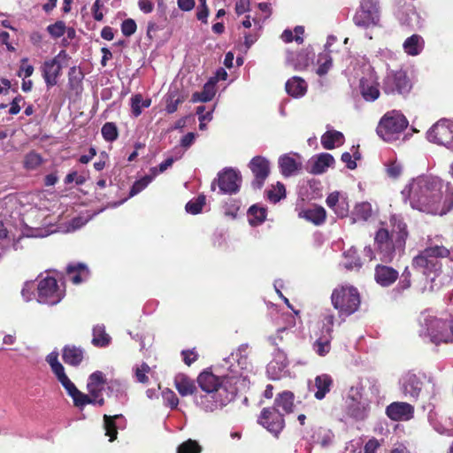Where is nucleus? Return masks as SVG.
I'll return each mask as SVG.
<instances>
[{"label": "nucleus", "instance_id": "nucleus-1", "mask_svg": "<svg viewBox=\"0 0 453 453\" xmlns=\"http://www.w3.org/2000/svg\"><path fill=\"white\" fill-rule=\"evenodd\" d=\"M442 182L430 175L413 179L404 188L413 209L433 215H445L453 208V193H442Z\"/></svg>", "mask_w": 453, "mask_h": 453}, {"label": "nucleus", "instance_id": "nucleus-2", "mask_svg": "<svg viewBox=\"0 0 453 453\" xmlns=\"http://www.w3.org/2000/svg\"><path fill=\"white\" fill-rule=\"evenodd\" d=\"M238 381L235 376L219 377L207 370L202 372L197 383L204 394L196 398V405L206 412L223 408L236 396Z\"/></svg>", "mask_w": 453, "mask_h": 453}, {"label": "nucleus", "instance_id": "nucleus-3", "mask_svg": "<svg viewBox=\"0 0 453 453\" xmlns=\"http://www.w3.org/2000/svg\"><path fill=\"white\" fill-rule=\"evenodd\" d=\"M391 230L380 227L375 234L374 244L382 262L389 263L395 252H403L409 236L407 224L400 215H392L389 219Z\"/></svg>", "mask_w": 453, "mask_h": 453}, {"label": "nucleus", "instance_id": "nucleus-4", "mask_svg": "<svg viewBox=\"0 0 453 453\" xmlns=\"http://www.w3.org/2000/svg\"><path fill=\"white\" fill-rule=\"evenodd\" d=\"M331 303L339 317L344 319L359 310L361 296L358 289L352 285H339L331 294Z\"/></svg>", "mask_w": 453, "mask_h": 453}, {"label": "nucleus", "instance_id": "nucleus-5", "mask_svg": "<svg viewBox=\"0 0 453 453\" xmlns=\"http://www.w3.org/2000/svg\"><path fill=\"white\" fill-rule=\"evenodd\" d=\"M449 254V250L442 245L428 246L413 257L412 266L426 276L437 277L441 269L439 258L448 257Z\"/></svg>", "mask_w": 453, "mask_h": 453}, {"label": "nucleus", "instance_id": "nucleus-6", "mask_svg": "<svg viewBox=\"0 0 453 453\" xmlns=\"http://www.w3.org/2000/svg\"><path fill=\"white\" fill-rule=\"evenodd\" d=\"M408 120L403 114L397 111H388L380 119L376 132L378 135L386 142H393L398 139L399 135L408 127Z\"/></svg>", "mask_w": 453, "mask_h": 453}, {"label": "nucleus", "instance_id": "nucleus-7", "mask_svg": "<svg viewBox=\"0 0 453 453\" xmlns=\"http://www.w3.org/2000/svg\"><path fill=\"white\" fill-rule=\"evenodd\" d=\"M412 89V82L402 69L389 71L382 81V90L387 95H400L406 97Z\"/></svg>", "mask_w": 453, "mask_h": 453}, {"label": "nucleus", "instance_id": "nucleus-8", "mask_svg": "<svg viewBox=\"0 0 453 453\" xmlns=\"http://www.w3.org/2000/svg\"><path fill=\"white\" fill-rule=\"evenodd\" d=\"M37 292L38 302L49 305L58 303L64 296V293L59 289L57 280L50 276H47L39 281Z\"/></svg>", "mask_w": 453, "mask_h": 453}, {"label": "nucleus", "instance_id": "nucleus-9", "mask_svg": "<svg viewBox=\"0 0 453 453\" xmlns=\"http://www.w3.org/2000/svg\"><path fill=\"white\" fill-rule=\"evenodd\" d=\"M257 423L278 437L285 427L284 413H281L276 407L264 408L257 418Z\"/></svg>", "mask_w": 453, "mask_h": 453}, {"label": "nucleus", "instance_id": "nucleus-10", "mask_svg": "<svg viewBox=\"0 0 453 453\" xmlns=\"http://www.w3.org/2000/svg\"><path fill=\"white\" fill-rule=\"evenodd\" d=\"M430 141L453 150V120L440 119L428 131Z\"/></svg>", "mask_w": 453, "mask_h": 453}, {"label": "nucleus", "instance_id": "nucleus-11", "mask_svg": "<svg viewBox=\"0 0 453 453\" xmlns=\"http://www.w3.org/2000/svg\"><path fill=\"white\" fill-rule=\"evenodd\" d=\"M46 362L50 366L51 372L57 378L58 381L66 390L67 394L70 396L73 395L78 388L66 375L64 365L58 360V353L57 351H52L48 354L46 357Z\"/></svg>", "mask_w": 453, "mask_h": 453}, {"label": "nucleus", "instance_id": "nucleus-12", "mask_svg": "<svg viewBox=\"0 0 453 453\" xmlns=\"http://www.w3.org/2000/svg\"><path fill=\"white\" fill-rule=\"evenodd\" d=\"M46 362L50 366L51 372L57 378L58 381L66 390L67 394L70 396L73 395L78 388L66 375L64 365L58 360V353L57 351H52L48 354L46 357Z\"/></svg>", "mask_w": 453, "mask_h": 453}, {"label": "nucleus", "instance_id": "nucleus-13", "mask_svg": "<svg viewBox=\"0 0 453 453\" xmlns=\"http://www.w3.org/2000/svg\"><path fill=\"white\" fill-rule=\"evenodd\" d=\"M248 166L254 176L251 187L254 189H261L270 174L269 160L265 157L256 156L250 161Z\"/></svg>", "mask_w": 453, "mask_h": 453}, {"label": "nucleus", "instance_id": "nucleus-14", "mask_svg": "<svg viewBox=\"0 0 453 453\" xmlns=\"http://www.w3.org/2000/svg\"><path fill=\"white\" fill-rule=\"evenodd\" d=\"M362 394L351 388L345 400V417L362 420L365 418V407L362 403Z\"/></svg>", "mask_w": 453, "mask_h": 453}, {"label": "nucleus", "instance_id": "nucleus-15", "mask_svg": "<svg viewBox=\"0 0 453 453\" xmlns=\"http://www.w3.org/2000/svg\"><path fill=\"white\" fill-rule=\"evenodd\" d=\"M62 55H65V50H63L58 56L44 61L41 66L42 75L48 88L57 85L58 80L62 74V65L58 60Z\"/></svg>", "mask_w": 453, "mask_h": 453}, {"label": "nucleus", "instance_id": "nucleus-16", "mask_svg": "<svg viewBox=\"0 0 453 453\" xmlns=\"http://www.w3.org/2000/svg\"><path fill=\"white\" fill-rule=\"evenodd\" d=\"M218 186L223 194H235L240 189L242 177L234 169H226L218 174Z\"/></svg>", "mask_w": 453, "mask_h": 453}, {"label": "nucleus", "instance_id": "nucleus-17", "mask_svg": "<svg viewBox=\"0 0 453 453\" xmlns=\"http://www.w3.org/2000/svg\"><path fill=\"white\" fill-rule=\"evenodd\" d=\"M387 416L394 421L410 420L413 418L414 407L404 402H394L386 408Z\"/></svg>", "mask_w": 453, "mask_h": 453}, {"label": "nucleus", "instance_id": "nucleus-18", "mask_svg": "<svg viewBox=\"0 0 453 453\" xmlns=\"http://www.w3.org/2000/svg\"><path fill=\"white\" fill-rule=\"evenodd\" d=\"M438 322H448L447 319L434 318L430 321L427 333L432 342L436 345L440 343H452L451 334L449 333L448 326L445 328L439 327Z\"/></svg>", "mask_w": 453, "mask_h": 453}, {"label": "nucleus", "instance_id": "nucleus-19", "mask_svg": "<svg viewBox=\"0 0 453 453\" xmlns=\"http://www.w3.org/2000/svg\"><path fill=\"white\" fill-rule=\"evenodd\" d=\"M85 350L80 346L74 344H66L62 349V359L65 364L77 367L84 359Z\"/></svg>", "mask_w": 453, "mask_h": 453}, {"label": "nucleus", "instance_id": "nucleus-20", "mask_svg": "<svg viewBox=\"0 0 453 453\" xmlns=\"http://www.w3.org/2000/svg\"><path fill=\"white\" fill-rule=\"evenodd\" d=\"M398 272L388 265H377L374 271V279L381 287H389L398 279Z\"/></svg>", "mask_w": 453, "mask_h": 453}, {"label": "nucleus", "instance_id": "nucleus-21", "mask_svg": "<svg viewBox=\"0 0 453 453\" xmlns=\"http://www.w3.org/2000/svg\"><path fill=\"white\" fill-rule=\"evenodd\" d=\"M334 385V380L331 375L323 373L314 379V385L311 390L314 391V397L317 400H322L331 391Z\"/></svg>", "mask_w": 453, "mask_h": 453}, {"label": "nucleus", "instance_id": "nucleus-22", "mask_svg": "<svg viewBox=\"0 0 453 453\" xmlns=\"http://www.w3.org/2000/svg\"><path fill=\"white\" fill-rule=\"evenodd\" d=\"M359 91L366 102H374L380 95L379 82L365 77L361 78L359 81Z\"/></svg>", "mask_w": 453, "mask_h": 453}, {"label": "nucleus", "instance_id": "nucleus-23", "mask_svg": "<svg viewBox=\"0 0 453 453\" xmlns=\"http://www.w3.org/2000/svg\"><path fill=\"white\" fill-rule=\"evenodd\" d=\"M422 381L414 373H407L403 379V390L406 396L417 399L422 389Z\"/></svg>", "mask_w": 453, "mask_h": 453}, {"label": "nucleus", "instance_id": "nucleus-24", "mask_svg": "<svg viewBox=\"0 0 453 453\" xmlns=\"http://www.w3.org/2000/svg\"><path fill=\"white\" fill-rule=\"evenodd\" d=\"M174 386L181 396L191 395L197 391L195 381L183 373H180L174 378Z\"/></svg>", "mask_w": 453, "mask_h": 453}, {"label": "nucleus", "instance_id": "nucleus-25", "mask_svg": "<svg viewBox=\"0 0 453 453\" xmlns=\"http://www.w3.org/2000/svg\"><path fill=\"white\" fill-rule=\"evenodd\" d=\"M295 395L293 392L286 390L278 394L274 399L273 407H276L280 411L281 409L285 414H289L294 411L295 408Z\"/></svg>", "mask_w": 453, "mask_h": 453}, {"label": "nucleus", "instance_id": "nucleus-26", "mask_svg": "<svg viewBox=\"0 0 453 453\" xmlns=\"http://www.w3.org/2000/svg\"><path fill=\"white\" fill-rule=\"evenodd\" d=\"M299 217L305 219L307 221L316 226H319L326 221V211L322 206L313 205L311 208L302 211L299 213Z\"/></svg>", "mask_w": 453, "mask_h": 453}, {"label": "nucleus", "instance_id": "nucleus-27", "mask_svg": "<svg viewBox=\"0 0 453 453\" xmlns=\"http://www.w3.org/2000/svg\"><path fill=\"white\" fill-rule=\"evenodd\" d=\"M66 274L73 284H80L88 278L89 271L83 263L70 264L66 267Z\"/></svg>", "mask_w": 453, "mask_h": 453}, {"label": "nucleus", "instance_id": "nucleus-28", "mask_svg": "<svg viewBox=\"0 0 453 453\" xmlns=\"http://www.w3.org/2000/svg\"><path fill=\"white\" fill-rule=\"evenodd\" d=\"M278 163L280 171L284 177L292 176L302 168V163L297 162L288 154L280 157Z\"/></svg>", "mask_w": 453, "mask_h": 453}, {"label": "nucleus", "instance_id": "nucleus-29", "mask_svg": "<svg viewBox=\"0 0 453 453\" xmlns=\"http://www.w3.org/2000/svg\"><path fill=\"white\" fill-rule=\"evenodd\" d=\"M334 163V157L329 153L319 154L313 162L311 163L309 173L318 175L325 173L326 169Z\"/></svg>", "mask_w": 453, "mask_h": 453}, {"label": "nucleus", "instance_id": "nucleus-30", "mask_svg": "<svg viewBox=\"0 0 453 453\" xmlns=\"http://www.w3.org/2000/svg\"><path fill=\"white\" fill-rule=\"evenodd\" d=\"M344 142V135L340 131H326L321 136V145L326 150H333L336 146H340Z\"/></svg>", "mask_w": 453, "mask_h": 453}, {"label": "nucleus", "instance_id": "nucleus-31", "mask_svg": "<svg viewBox=\"0 0 453 453\" xmlns=\"http://www.w3.org/2000/svg\"><path fill=\"white\" fill-rule=\"evenodd\" d=\"M285 87L287 93L295 97L303 96L307 89L305 81L296 76L289 79Z\"/></svg>", "mask_w": 453, "mask_h": 453}, {"label": "nucleus", "instance_id": "nucleus-32", "mask_svg": "<svg viewBox=\"0 0 453 453\" xmlns=\"http://www.w3.org/2000/svg\"><path fill=\"white\" fill-rule=\"evenodd\" d=\"M84 75L76 66H72L68 72V87L70 90L79 95L82 91V80Z\"/></svg>", "mask_w": 453, "mask_h": 453}, {"label": "nucleus", "instance_id": "nucleus-33", "mask_svg": "<svg viewBox=\"0 0 453 453\" xmlns=\"http://www.w3.org/2000/svg\"><path fill=\"white\" fill-rule=\"evenodd\" d=\"M111 342V337L106 333L104 325H96L93 328L92 344L97 348L107 347Z\"/></svg>", "mask_w": 453, "mask_h": 453}, {"label": "nucleus", "instance_id": "nucleus-34", "mask_svg": "<svg viewBox=\"0 0 453 453\" xmlns=\"http://www.w3.org/2000/svg\"><path fill=\"white\" fill-rule=\"evenodd\" d=\"M424 47V40L418 35H412L403 42L404 51L411 56L418 55Z\"/></svg>", "mask_w": 453, "mask_h": 453}, {"label": "nucleus", "instance_id": "nucleus-35", "mask_svg": "<svg viewBox=\"0 0 453 453\" xmlns=\"http://www.w3.org/2000/svg\"><path fill=\"white\" fill-rule=\"evenodd\" d=\"M215 93V81L210 80L203 85V88L201 92H195L192 95L191 101L193 103L209 102L214 97Z\"/></svg>", "mask_w": 453, "mask_h": 453}, {"label": "nucleus", "instance_id": "nucleus-36", "mask_svg": "<svg viewBox=\"0 0 453 453\" xmlns=\"http://www.w3.org/2000/svg\"><path fill=\"white\" fill-rule=\"evenodd\" d=\"M121 417V414H117L113 416L106 414L104 415V427L105 430V435L110 438V441H113L117 439L118 428L116 426V419Z\"/></svg>", "mask_w": 453, "mask_h": 453}, {"label": "nucleus", "instance_id": "nucleus-37", "mask_svg": "<svg viewBox=\"0 0 453 453\" xmlns=\"http://www.w3.org/2000/svg\"><path fill=\"white\" fill-rule=\"evenodd\" d=\"M249 222L251 226H258L262 224L266 218V209L254 204L248 210Z\"/></svg>", "mask_w": 453, "mask_h": 453}, {"label": "nucleus", "instance_id": "nucleus-38", "mask_svg": "<svg viewBox=\"0 0 453 453\" xmlns=\"http://www.w3.org/2000/svg\"><path fill=\"white\" fill-rule=\"evenodd\" d=\"M151 99H145L141 94H135L131 97V111L134 117L137 118L142 114V108H149Z\"/></svg>", "mask_w": 453, "mask_h": 453}, {"label": "nucleus", "instance_id": "nucleus-39", "mask_svg": "<svg viewBox=\"0 0 453 453\" xmlns=\"http://www.w3.org/2000/svg\"><path fill=\"white\" fill-rule=\"evenodd\" d=\"M339 197H340L339 192H337V191L332 192L326 197V205L330 209L334 210V211L336 213V215L338 217L344 218L348 214V210L338 205Z\"/></svg>", "mask_w": 453, "mask_h": 453}, {"label": "nucleus", "instance_id": "nucleus-40", "mask_svg": "<svg viewBox=\"0 0 453 453\" xmlns=\"http://www.w3.org/2000/svg\"><path fill=\"white\" fill-rule=\"evenodd\" d=\"M265 193L267 199L276 203L286 196V188L283 183L278 181L276 186H273Z\"/></svg>", "mask_w": 453, "mask_h": 453}, {"label": "nucleus", "instance_id": "nucleus-41", "mask_svg": "<svg viewBox=\"0 0 453 453\" xmlns=\"http://www.w3.org/2000/svg\"><path fill=\"white\" fill-rule=\"evenodd\" d=\"M101 134L106 142H112L119 137V129L114 122H106L102 127Z\"/></svg>", "mask_w": 453, "mask_h": 453}, {"label": "nucleus", "instance_id": "nucleus-42", "mask_svg": "<svg viewBox=\"0 0 453 453\" xmlns=\"http://www.w3.org/2000/svg\"><path fill=\"white\" fill-rule=\"evenodd\" d=\"M206 197L203 194L199 195L197 197L187 203L185 209L187 212L196 215L200 213L205 205Z\"/></svg>", "mask_w": 453, "mask_h": 453}, {"label": "nucleus", "instance_id": "nucleus-43", "mask_svg": "<svg viewBox=\"0 0 453 453\" xmlns=\"http://www.w3.org/2000/svg\"><path fill=\"white\" fill-rule=\"evenodd\" d=\"M42 162L43 159L39 153L30 151L25 156L23 165L27 170H35L39 167Z\"/></svg>", "mask_w": 453, "mask_h": 453}, {"label": "nucleus", "instance_id": "nucleus-44", "mask_svg": "<svg viewBox=\"0 0 453 453\" xmlns=\"http://www.w3.org/2000/svg\"><path fill=\"white\" fill-rule=\"evenodd\" d=\"M331 340L332 334L328 335V337H320L318 340H316V342L313 344V348L319 356L324 357L327 353H329L331 349Z\"/></svg>", "mask_w": 453, "mask_h": 453}, {"label": "nucleus", "instance_id": "nucleus-45", "mask_svg": "<svg viewBox=\"0 0 453 453\" xmlns=\"http://www.w3.org/2000/svg\"><path fill=\"white\" fill-rule=\"evenodd\" d=\"M201 451L199 443L192 439L187 440L177 448V453H201Z\"/></svg>", "mask_w": 453, "mask_h": 453}, {"label": "nucleus", "instance_id": "nucleus-46", "mask_svg": "<svg viewBox=\"0 0 453 453\" xmlns=\"http://www.w3.org/2000/svg\"><path fill=\"white\" fill-rule=\"evenodd\" d=\"M319 67L317 73L319 76H323L327 73L333 65L332 58L327 54H320L318 58Z\"/></svg>", "mask_w": 453, "mask_h": 453}, {"label": "nucleus", "instance_id": "nucleus-47", "mask_svg": "<svg viewBox=\"0 0 453 453\" xmlns=\"http://www.w3.org/2000/svg\"><path fill=\"white\" fill-rule=\"evenodd\" d=\"M65 30H66L65 23L62 20H58L55 23L50 24L47 27V32L54 39H58V38L63 36L65 33Z\"/></svg>", "mask_w": 453, "mask_h": 453}, {"label": "nucleus", "instance_id": "nucleus-48", "mask_svg": "<svg viewBox=\"0 0 453 453\" xmlns=\"http://www.w3.org/2000/svg\"><path fill=\"white\" fill-rule=\"evenodd\" d=\"M385 166L386 173L391 179H397L402 174L403 167L395 159L389 160Z\"/></svg>", "mask_w": 453, "mask_h": 453}, {"label": "nucleus", "instance_id": "nucleus-49", "mask_svg": "<svg viewBox=\"0 0 453 453\" xmlns=\"http://www.w3.org/2000/svg\"><path fill=\"white\" fill-rule=\"evenodd\" d=\"M184 102V97L171 93L166 100L165 111L167 113H174L178 110L179 104Z\"/></svg>", "mask_w": 453, "mask_h": 453}, {"label": "nucleus", "instance_id": "nucleus-50", "mask_svg": "<svg viewBox=\"0 0 453 453\" xmlns=\"http://www.w3.org/2000/svg\"><path fill=\"white\" fill-rule=\"evenodd\" d=\"M355 213L359 219L367 220L372 214V206L369 203H361L356 206Z\"/></svg>", "mask_w": 453, "mask_h": 453}, {"label": "nucleus", "instance_id": "nucleus-51", "mask_svg": "<svg viewBox=\"0 0 453 453\" xmlns=\"http://www.w3.org/2000/svg\"><path fill=\"white\" fill-rule=\"evenodd\" d=\"M71 397L73 398L74 406L78 408H82L92 403L90 396L81 392L79 389L72 395Z\"/></svg>", "mask_w": 453, "mask_h": 453}, {"label": "nucleus", "instance_id": "nucleus-52", "mask_svg": "<svg viewBox=\"0 0 453 453\" xmlns=\"http://www.w3.org/2000/svg\"><path fill=\"white\" fill-rule=\"evenodd\" d=\"M137 29V25L133 19H127L121 23V32L125 36L133 35Z\"/></svg>", "mask_w": 453, "mask_h": 453}, {"label": "nucleus", "instance_id": "nucleus-53", "mask_svg": "<svg viewBox=\"0 0 453 453\" xmlns=\"http://www.w3.org/2000/svg\"><path fill=\"white\" fill-rule=\"evenodd\" d=\"M162 395L166 404L171 409L177 408L179 404V399L173 390L166 388L165 390L163 391Z\"/></svg>", "mask_w": 453, "mask_h": 453}, {"label": "nucleus", "instance_id": "nucleus-54", "mask_svg": "<svg viewBox=\"0 0 453 453\" xmlns=\"http://www.w3.org/2000/svg\"><path fill=\"white\" fill-rule=\"evenodd\" d=\"M182 357V360L188 366H190L198 359V353L196 351V349H184L180 353Z\"/></svg>", "mask_w": 453, "mask_h": 453}, {"label": "nucleus", "instance_id": "nucleus-55", "mask_svg": "<svg viewBox=\"0 0 453 453\" xmlns=\"http://www.w3.org/2000/svg\"><path fill=\"white\" fill-rule=\"evenodd\" d=\"M150 179L148 177L142 178L133 184L130 188L129 196H134L142 191L149 184Z\"/></svg>", "mask_w": 453, "mask_h": 453}, {"label": "nucleus", "instance_id": "nucleus-56", "mask_svg": "<svg viewBox=\"0 0 453 453\" xmlns=\"http://www.w3.org/2000/svg\"><path fill=\"white\" fill-rule=\"evenodd\" d=\"M88 384L104 387L106 384V379L103 372L96 371L91 373L88 377Z\"/></svg>", "mask_w": 453, "mask_h": 453}, {"label": "nucleus", "instance_id": "nucleus-57", "mask_svg": "<svg viewBox=\"0 0 453 453\" xmlns=\"http://www.w3.org/2000/svg\"><path fill=\"white\" fill-rule=\"evenodd\" d=\"M150 368L146 363H142L140 367L136 368L135 377L137 381L141 383H147L149 381V378L146 375L150 372Z\"/></svg>", "mask_w": 453, "mask_h": 453}, {"label": "nucleus", "instance_id": "nucleus-58", "mask_svg": "<svg viewBox=\"0 0 453 453\" xmlns=\"http://www.w3.org/2000/svg\"><path fill=\"white\" fill-rule=\"evenodd\" d=\"M411 273L408 267L404 269V271L402 273L401 280L398 283L397 288L401 290L408 289L411 286Z\"/></svg>", "mask_w": 453, "mask_h": 453}, {"label": "nucleus", "instance_id": "nucleus-59", "mask_svg": "<svg viewBox=\"0 0 453 453\" xmlns=\"http://www.w3.org/2000/svg\"><path fill=\"white\" fill-rule=\"evenodd\" d=\"M104 7L102 0H96L92 5L91 12L93 18L96 21H101L104 19V13L101 9Z\"/></svg>", "mask_w": 453, "mask_h": 453}, {"label": "nucleus", "instance_id": "nucleus-60", "mask_svg": "<svg viewBox=\"0 0 453 453\" xmlns=\"http://www.w3.org/2000/svg\"><path fill=\"white\" fill-rule=\"evenodd\" d=\"M27 63H28V59L27 58L21 59V65H20L19 70L18 72V75L19 77L22 75V73H24L25 78H28L33 74L34 66Z\"/></svg>", "mask_w": 453, "mask_h": 453}, {"label": "nucleus", "instance_id": "nucleus-61", "mask_svg": "<svg viewBox=\"0 0 453 453\" xmlns=\"http://www.w3.org/2000/svg\"><path fill=\"white\" fill-rule=\"evenodd\" d=\"M380 447V443L378 439L372 437L368 440L364 446V453H377Z\"/></svg>", "mask_w": 453, "mask_h": 453}, {"label": "nucleus", "instance_id": "nucleus-62", "mask_svg": "<svg viewBox=\"0 0 453 453\" xmlns=\"http://www.w3.org/2000/svg\"><path fill=\"white\" fill-rule=\"evenodd\" d=\"M324 328L326 333L330 335L333 333V326L334 323V315L333 313H326L323 318Z\"/></svg>", "mask_w": 453, "mask_h": 453}, {"label": "nucleus", "instance_id": "nucleus-63", "mask_svg": "<svg viewBox=\"0 0 453 453\" xmlns=\"http://www.w3.org/2000/svg\"><path fill=\"white\" fill-rule=\"evenodd\" d=\"M250 0H238L235 3V12L237 15H242L250 11Z\"/></svg>", "mask_w": 453, "mask_h": 453}, {"label": "nucleus", "instance_id": "nucleus-64", "mask_svg": "<svg viewBox=\"0 0 453 453\" xmlns=\"http://www.w3.org/2000/svg\"><path fill=\"white\" fill-rule=\"evenodd\" d=\"M210 10L208 5L198 6L196 12V19L202 23L207 24V18L209 16Z\"/></svg>", "mask_w": 453, "mask_h": 453}]
</instances>
